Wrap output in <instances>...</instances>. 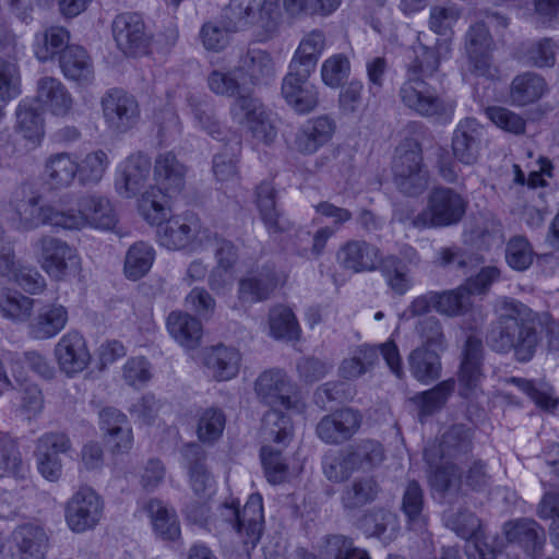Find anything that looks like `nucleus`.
<instances>
[{
    "label": "nucleus",
    "instance_id": "20e7f679",
    "mask_svg": "<svg viewBox=\"0 0 559 559\" xmlns=\"http://www.w3.org/2000/svg\"><path fill=\"white\" fill-rule=\"evenodd\" d=\"M392 170L394 183L404 194L418 195L426 190L428 173L417 141L405 140L396 147Z\"/></svg>",
    "mask_w": 559,
    "mask_h": 559
},
{
    "label": "nucleus",
    "instance_id": "cd10ccee",
    "mask_svg": "<svg viewBox=\"0 0 559 559\" xmlns=\"http://www.w3.org/2000/svg\"><path fill=\"white\" fill-rule=\"evenodd\" d=\"M69 320L68 309L61 304H49L38 309L28 323V334L37 341H46L58 335Z\"/></svg>",
    "mask_w": 559,
    "mask_h": 559
},
{
    "label": "nucleus",
    "instance_id": "e433bc0d",
    "mask_svg": "<svg viewBox=\"0 0 559 559\" xmlns=\"http://www.w3.org/2000/svg\"><path fill=\"white\" fill-rule=\"evenodd\" d=\"M36 98L56 116L68 115L73 105L72 96L66 86L52 76H44L38 80Z\"/></svg>",
    "mask_w": 559,
    "mask_h": 559
},
{
    "label": "nucleus",
    "instance_id": "bb28decb",
    "mask_svg": "<svg viewBox=\"0 0 559 559\" xmlns=\"http://www.w3.org/2000/svg\"><path fill=\"white\" fill-rule=\"evenodd\" d=\"M504 534L508 542L518 544L532 558L540 555L546 542L544 528L533 519H519L507 523Z\"/></svg>",
    "mask_w": 559,
    "mask_h": 559
},
{
    "label": "nucleus",
    "instance_id": "338daca9",
    "mask_svg": "<svg viewBox=\"0 0 559 559\" xmlns=\"http://www.w3.org/2000/svg\"><path fill=\"white\" fill-rule=\"evenodd\" d=\"M226 417L222 409L210 407L204 409L198 420L197 433L204 443H213L223 433Z\"/></svg>",
    "mask_w": 559,
    "mask_h": 559
},
{
    "label": "nucleus",
    "instance_id": "1a4fd4ad",
    "mask_svg": "<svg viewBox=\"0 0 559 559\" xmlns=\"http://www.w3.org/2000/svg\"><path fill=\"white\" fill-rule=\"evenodd\" d=\"M34 249L41 269L51 278L61 281L80 269L76 250L59 238L43 236L34 243Z\"/></svg>",
    "mask_w": 559,
    "mask_h": 559
},
{
    "label": "nucleus",
    "instance_id": "79ce46f5",
    "mask_svg": "<svg viewBox=\"0 0 559 559\" xmlns=\"http://www.w3.org/2000/svg\"><path fill=\"white\" fill-rule=\"evenodd\" d=\"M358 527L368 537L391 542L397 534L399 521L396 515L389 510L372 509L359 519Z\"/></svg>",
    "mask_w": 559,
    "mask_h": 559
},
{
    "label": "nucleus",
    "instance_id": "052dcab7",
    "mask_svg": "<svg viewBox=\"0 0 559 559\" xmlns=\"http://www.w3.org/2000/svg\"><path fill=\"white\" fill-rule=\"evenodd\" d=\"M252 83H267L274 75V62L271 55L261 49H249L242 59Z\"/></svg>",
    "mask_w": 559,
    "mask_h": 559
},
{
    "label": "nucleus",
    "instance_id": "5fc2aeb1",
    "mask_svg": "<svg viewBox=\"0 0 559 559\" xmlns=\"http://www.w3.org/2000/svg\"><path fill=\"white\" fill-rule=\"evenodd\" d=\"M239 74L240 71L237 69L228 71L213 70L207 76V86L214 94L234 98V100L243 96H252L240 83Z\"/></svg>",
    "mask_w": 559,
    "mask_h": 559
},
{
    "label": "nucleus",
    "instance_id": "a878e982",
    "mask_svg": "<svg viewBox=\"0 0 559 559\" xmlns=\"http://www.w3.org/2000/svg\"><path fill=\"white\" fill-rule=\"evenodd\" d=\"M335 129V121L329 116L310 119L297 131L295 147L301 154H313L332 139Z\"/></svg>",
    "mask_w": 559,
    "mask_h": 559
},
{
    "label": "nucleus",
    "instance_id": "de8ad7c7",
    "mask_svg": "<svg viewBox=\"0 0 559 559\" xmlns=\"http://www.w3.org/2000/svg\"><path fill=\"white\" fill-rule=\"evenodd\" d=\"M324 47V33L319 29L311 31L301 39L289 67H292V69L308 70L313 72Z\"/></svg>",
    "mask_w": 559,
    "mask_h": 559
},
{
    "label": "nucleus",
    "instance_id": "13d9d810",
    "mask_svg": "<svg viewBox=\"0 0 559 559\" xmlns=\"http://www.w3.org/2000/svg\"><path fill=\"white\" fill-rule=\"evenodd\" d=\"M437 312L447 317H459L472 308V295L461 285L455 289L437 292Z\"/></svg>",
    "mask_w": 559,
    "mask_h": 559
},
{
    "label": "nucleus",
    "instance_id": "5701e85b",
    "mask_svg": "<svg viewBox=\"0 0 559 559\" xmlns=\"http://www.w3.org/2000/svg\"><path fill=\"white\" fill-rule=\"evenodd\" d=\"M99 428L112 453H127L133 444L132 429L127 416L115 407L99 412Z\"/></svg>",
    "mask_w": 559,
    "mask_h": 559
},
{
    "label": "nucleus",
    "instance_id": "603ef678",
    "mask_svg": "<svg viewBox=\"0 0 559 559\" xmlns=\"http://www.w3.org/2000/svg\"><path fill=\"white\" fill-rule=\"evenodd\" d=\"M429 467L428 479L432 489L440 493L460 491L462 474L454 463L448 460H437V463Z\"/></svg>",
    "mask_w": 559,
    "mask_h": 559
},
{
    "label": "nucleus",
    "instance_id": "c756f323",
    "mask_svg": "<svg viewBox=\"0 0 559 559\" xmlns=\"http://www.w3.org/2000/svg\"><path fill=\"white\" fill-rule=\"evenodd\" d=\"M381 487L374 476H358L345 484L341 491V504L345 512L352 513L372 503Z\"/></svg>",
    "mask_w": 559,
    "mask_h": 559
},
{
    "label": "nucleus",
    "instance_id": "7ed1b4c3",
    "mask_svg": "<svg viewBox=\"0 0 559 559\" xmlns=\"http://www.w3.org/2000/svg\"><path fill=\"white\" fill-rule=\"evenodd\" d=\"M280 20L278 0H229L221 14V24L226 31L253 29L261 40L277 32Z\"/></svg>",
    "mask_w": 559,
    "mask_h": 559
},
{
    "label": "nucleus",
    "instance_id": "c03bdc74",
    "mask_svg": "<svg viewBox=\"0 0 559 559\" xmlns=\"http://www.w3.org/2000/svg\"><path fill=\"white\" fill-rule=\"evenodd\" d=\"M144 509L157 536L165 540H175L180 536V525L174 509L157 499H151Z\"/></svg>",
    "mask_w": 559,
    "mask_h": 559
},
{
    "label": "nucleus",
    "instance_id": "ea45409f",
    "mask_svg": "<svg viewBox=\"0 0 559 559\" xmlns=\"http://www.w3.org/2000/svg\"><path fill=\"white\" fill-rule=\"evenodd\" d=\"M407 361L411 374L421 384L428 385L441 376V359L436 349L418 346L409 353Z\"/></svg>",
    "mask_w": 559,
    "mask_h": 559
},
{
    "label": "nucleus",
    "instance_id": "8fccbe9b",
    "mask_svg": "<svg viewBox=\"0 0 559 559\" xmlns=\"http://www.w3.org/2000/svg\"><path fill=\"white\" fill-rule=\"evenodd\" d=\"M35 300L20 292L0 289V316L12 322H25L33 312Z\"/></svg>",
    "mask_w": 559,
    "mask_h": 559
},
{
    "label": "nucleus",
    "instance_id": "6ab92c4d",
    "mask_svg": "<svg viewBox=\"0 0 559 559\" xmlns=\"http://www.w3.org/2000/svg\"><path fill=\"white\" fill-rule=\"evenodd\" d=\"M473 449V436L471 430L462 424L451 426L442 435L440 442L427 448L424 457L429 466L437 460H462Z\"/></svg>",
    "mask_w": 559,
    "mask_h": 559
},
{
    "label": "nucleus",
    "instance_id": "0e129e2a",
    "mask_svg": "<svg viewBox=\"0 0 559 559\" xmlns=\"http://www.w3.org/2000/svg\"><path fill=\"white\" fill-rule=\"evenodd\" d=\"M349 451H329L322 460L325 477L333 483L347 479L356 469Z\"/></svg>",
    "mask_w": 559,
    "mask_h": 559
},
{
    "label": "nucleus",
    "instance_id": "6e6552de",
    "mask_svg": "<svg viewBox=\"0 0 559 559\" xmlns=\"http://www.w3.org/2000/svg\"><path fill=\"white\" fill-rule=\"evenodd\" d=\"M229 112L233 121L243 126L257 142L269 145L276 139V128L260 99L240 97L231 103Z\"/></svg>",
    "mask_w": 559,
    "mask_h": 559
},
{
    "label": "nucleus",
    "instance_id": "f03ea898",
    "mask_svg": "<svg viewBox=\"0 0 559 559\" xmlns=\"http://www.w3.org/2000/svg\"><path fill=\"white\" fill-rule=\"evenodd\" d=\"M544 336L535 313L524 304L511 298L500 301V312L486 333V343L499 354H510L515 361H531Z\"/></svg>",
    "mask_w": 559,
    "mask_h": 559
},
{
    "label": "nucleus",
    "instance_id": "bf43d9fd",
    "mask_svg": "<svg viewBox=\"0 0 559 559\" xmlns=\"http://www.w3.org/2000/svg\"><path fill=\"white\" fill-rule=\"evenodd\" d=\"M378 360V350L373 346L358 347L350 358L342 361L338 373L347 380L356 379L368 372Z\"/></svg>",
    "mask_w": 559,
    "mask_h": 559
},
{
    "label": "nucleus",
    "instance_id": "774afa93",
    "mask_svg": "<svg viewBox=\"0 0 559 559\" xmlns=\"http://www.w3.org/2000/svg\"><path fill=\"white\" fill-rule=\"evenodd\" d=\"M323 554L333 559H371L366 550L355 547L350 538L340 534L325 537Z\"/></svg>",
    "mask_w": 559,
    "mask_h": 559
},
{
    "label": "nucleus",
    "instance_id": "37998d69",
    "mask_svg": "<svg viewBox=\"0 0 559 559\" xmlns=\"http://www.w3.org/2000/svg\"><path fill=\"white\" fill-rule=\"evenodd\" d=\"M158 186H150L138 200L140 215L151 225H162L170 212L169 198Z\"/></svg>",
    "mask_w": 559,
    "mask_h": 559
},
{
    "label": "nucleus",
    "instance_id": "4468645a",
    "mask_svg": "<svg viewBox=\"0 0 559 559\" xmlns=\"http://www.w3.org/2000/svg\"><path fill=\"white\" fill-rule=\"evenodd\" d=\"M102 109L109 128L118 132L131 129L140 117L138 100L121 88H111L105 93Z\"/></svg>",
    "mask_w": 559,
    "mask_h": 559
},
{
    "label": "nucleus",
    "instance_id": "a211bd4d",
    "mask_svg": "<svg viewBox=\"0 0 559 559\" xmlns=\"http://www.w3.org/2000/svg\"><path fill=\"white\" fill-rule=\"evenodd\" d=\"M361 421L362 416L358 411L341 408L323 416L317 425L316 432L326 444H343L358 432Z\"/></svg>",
    "mask_w": 559,
    "mask_h": 559
},
{
    "label": "nucleus",
    "instance_id": "f704fd0d",
    "mask_svg": "<svg viewBox=\"0 0 559 559\" xmlns=\"http://www.w3.org/2000/svg\"><path fill=\"white\" fill-rule=\"evenodd\" d=\"M484 357V346L480 338L468 336L463 348L462 361L459 371V381L464 386L462 395L466 396L467 392L474 390L481 378V365Z\"/></svg>",
    "mask_w": 559,
    "mask_h": 559
},
{
    "label": "nucleus",
    "instance_id": "412c9836",
    "mask_svg": "<svg viewBox=\"0 0 559 559\" xmlns=\"http://www.w3.org/2000/svg\"><path fill=\"white\" fill-rule=\"evenodd\" d=\"M53 355L59 369L69 377L82 372L92 358L85 338L76 331L62 335L55 345Z\"/></svg>",
    "mask_w": 559,
    "mask_h": 559
},
{
    "label": "nucleus",
    "instance_id": "3c124183",
    "mask_svg": "<svg viewBox=\"0 0 559 559\" xmlns=\"http://www.w3.org/2000/svg\"><path fill=\"white\" fill-rule=\"evenodd\" d=\"M424 506L425 498L420 485L416 480L408 481L402 497V511L414 531H423L427 524Z\"/></svg>",
    "mask_w": 559,
    "mask_h": 559
},
{
    "label": "nucleus",
    "instance_id": "72a5a7b5",
    "mask_svg": "<svg viewBox=\"0 0 559 559\" xmlns=\"http://www.w3.org/2000/svg\"><path fill=\"white\" fill-rule=\"evenodd\" d=\"M277 192L270 181L261 182L255 189V204L269 234H281L289 228L282 212L276 206Z\"/></svg>",
    "mask_w": 559,
    "mask_h": 559
},
{
    "label": "nucleus",
    "instance_id": "c85d7f7f",
    "mask_svg": "<svg viewBox=\"0 0 559 559\" xmlns=\"http://www.w3.org/2000/svg\"><path fill=\"white\" fill-rule=\"evenodd\" d=\"M188 168L173 152L159 153L154 162L156 186L169 194H179L186 183Z\"/></svg>",
    "mask_w": 559,
    "mask_h": 559
},
{
    "label": "nucleus",
    "instance_id": "a18cd8bd",
    "mask_svg": "<svg viewBox=\"0 0 559 559\" xmlns=\"http://www.w3.org/2000/svg\"><path fill=\"white\" fill-rule=\"evenodd\" d=\"M547 92L543 76L534 72L516 75L510 88V98L514 105L525 106L538 100Z\"/></svg>",
    "mask_w": 559,
    "mask_h": 559
},
{
    "label": "nucleus",
    "instance_id": "4d7b16f0",
    "mask_svg": "<svg viewBox=\"0 0 559 559\" xmlns=\"http://www.w3.org/2000/svg\"><path fill=\"white\" fill-rule=\"evenodd\" d=\"M70 40L69 32L61 26H51L43 34L37 35L34 47L35 56L39 61L52 59L56 55L62 52L68 47Z\"/></svg>",
    "mask_w": 559,
    "mask_h": 559
},
{
    "label": "nucleus",
    "instance_id": "7c9ffc66",
    "mask_svg": "<svg viewBox=\"0 0 559 559\" xmlns=\"http://www.w3.org/2000/svg\"><path fill=\"white\" fill-rule=\"evenodd\" d=\"M40 197H32L17 205L16 213L25 228L39 225H50L63 228V212L59 205L46 204L39 206Z\"/></svg>",
    "mask_w": 559,
    "mask_h": 559
},
{
    "label": "nucleus",
    "instance_id": "a19ab883",
    "mask_svg": "<svg viewBox=\"0 0 559 559\" xmlns=\"http://www.w3.org/2000/svg\"><path fill=\"white\" fill-rule=\"evenodd\" d=\"M166 325L171 337L181 346L189 349L199 346L202 324L195 317L182 311H173L167 317Z\"/></svg>",
    "mask_w": 559,
    "mask_h": 559
},
{
    "label": "nucleus",
    "instance_id": "393cba45",
    "mask_svg": "<svg viewBox=\"0 0 559 559\" xmlns=\"http://www.w3.org/2000/svg\"><path fill=\"white\" fill-rule=\"evenodd\" d=\"M189 483L193 492L201 499L207 500L214 493L215 480L205 464V451L198 443L186 444L182 449Z\"/></svg>",
    "mask_w": 559,
    "mask_h": 559
},
{
    "label": "nucleus",
    "instance_id": "473e14b6",
    "mask_svg": "<svg viewBox=\"0 0 559 559\" xmlns=\"http://www.w3.org/2000/svg\"><path fill=\"white\" fill-rule=\"evenodd\" d=\"M241 355L233 346L218 344L205 349L204 365L217 381H227L239 372Z\"/></svg>",
    "mask_w": 559,
    "mask_h": 559
},
{
    "label": "nucleus",
    "instance_id": "69168bd1",
    "mask_svg": "<svg viewBox=\"0 0 559 559\" xmlns=\"http://www.w3.org/2000/svg\"><path fill=\"white\" fill-rule=\"evenodd\" d=\"M355 469H372L384 459V450L380 442L361 440L349 450Z\"/></svg>",
    "mask_w": 559,
    "mask_h": 559
},
{
    "label": "nucleus",
    "instance_id": "4be33fe9",
    "mask_svg": "<svg viewBox=\"0 0 559 559\" xmlns=\"http://www.w3.org/2000/svg\"><path fill=\"white\" fill-rule=\"evenodd\" d=\"M484 127L475 118H464L456 124L451 140L454 157L464 165H474L480 154Z\"/></svg>",
    "mask_w": 559,
    "mask_h": 559
},
{
    "label": "nucleus",
    "instance_id": "f257e3e1",
    "mask_svg": "<svg viewBox=\"0 0 559 559\" xmlns=\"http://www.w3.org/2000/svg\"><path fill=\"white\" fill-rule=\"evenodd\" d=\"M450 53L451 43L448 38L437 39L432 47L419 44L414 49V57L406 64L404 81L397 93L406 109L423 118H452L455 103L427 82L438 72L441 60L449 58Z\"/></svg>",
    "mask_w": 559,
    "mask_h": 559
},
{
    "label": "nucleus",
    "instance_id": "e2e57ef3",
    "mask_svg": "<svg viewBox=\"0 0 559 559\" xmlns=\"http://www.w3.org/2000/svg\"><path fill=\"white\" fill-rule=\"evenodd\" d=\"M204 239L201 248L212 250L216 260V266L233 269L237 261V249L234 243L221 237L217 233L205 230L202 235Z\"/></svg>",
    "mask_w": 559,
    "mask_h": 559
},
{
    "label": "nucleus",
    "instance_id": "6e6d98bb",
    "mask_svg": "<svg viewBox=\"0 0 559 559\" xmlns=\"http://www.w3.org/2000/svg\"><path fill=\"white\" fill-rule=\"evenodd\" d=\"M154 259L155 251L151 245L143 241L135 242L126 254V276L132 281L140 280L150 271Z\"/></svg>",
    "mask_w": 559,
    "mask_h": 559
},
{
    "label": "nucleus",
    "instance_id": "423d86ee",
    "mask_svg": "<svg viewBox=\"0 0 559 559\" xmlns=\"http://www.w3.org/2000/svg\"><path fill=\"white\" fill-rule=\"evenodd\" d=\"M467 202L451 188H435L427 209L418 213L413 225L417 228L445 227L457 224L465 214Z\"/></svg>",
    "mask_w": 559,
    "mask_h": 559
},
{
    "label": "nucleus",
    "instance_id": "ddd939ff",
    "mask_svg": "<svg viewBox=\"0 0 559 559\" xmlns=\"http://www.w3.org/2000/svg\"><path fill=\"white\" fill-rule=\"evenodd\" d=\"M111 28L114 39L124 55L135 57L147 51L152 37L139 13L118 14L112 21Z\"/></svg>",
    "mask_w": 559,
    "mask_h": 559
},
{
    "label": "nucleus",
    "instance_id": "2eb2a0df",
    "mask_svg": "<svg viewBox=\"0 0 559 559\" xmlns=\"http://www.w3.org/2000/svg\"><path fill=\"white\" fill-rule=\"evenodd\" d=\"M312 72L292 69L282 82V96L287 105L297 114L305 115L313 111L319 105V92L310 81Z\"/></svg>",
    "mask_w": 559,
    "mask_h": 559
},
{
    "label": "nucleus",
    "instance_id": "39448f33",
    "mask_svg": "<svg viewBox=\"0 0 559 559\" xmlns=\"http://www.w3.org/2000/svg\"><path fill=\"white\" fill-rule=\"evenodd\" d=\"M78 210H64L63 229L93 227L109 230L118 222L111 201L99 193H85L78 199Z\"/></svg>",
    "mask_w": 559,
    "mask_h": 559
},
{
    "label": "nucleus",
    "instance_id": "aec40b11",
    "mask_svg": "<svg viewBox=\"0 0 559 559\" xmlns=\"http://www.w3.org/2000/svg\"><path fill=\"white\" fill-rule=\"evenodd\" d=\"M148 155L136 152L129 155L118 167L115 188L119 195L130 199L138 194L151 175Z\"/></svg>",
    "mask_w": 559,
    "mask_h": 559
},
{
    "label": "nucleus",
    "instance_id": "864d4df0",
    "mask_svg": "<svg viewBox=\"0 0 559 559\" xmlns=\"http://www.w3.org/2000/svg\"><path fill=\"white\" fill-rule=\"evenodd\" d=\"M262 436L265 441L286 445L293 438V424L289 416L281 408H271L262 419Z\"/></svg>",
    "mask_w": 559,
    "mask_h": 559
},
{
    "label": "nucleus",
    "instance_id": "dca6fc26",
    "mask_svg": "<svg viewBox=\"0 0 559 559\" xmlns=\"http://www.w3.org/2000/svg\"><path fill=\"white\" fill-rule=\"evenodd\" d=\"M492 47V37L483 22L469 26L465 35V51L469 69L476 75L489 79L496 76L497 69L491 62Z\"/></svg>",
    "mask_w": 559,
    "mask_h": 559
},
{
    "label": "nucleus",
    "instance_id": "680f3d73",
    "mask_svg": "<svg viewBox=\"0 0 559 559\" xmlns=\"http://www.w3.org/2000/svg\"><path fill=\"white\" fill-rule=\"evenodd\" d=\"M269 325L275 338L294 340L298 337L300 331L294 312L282 305L270 310Z\"/></svg>",
    "mask_w": 559,
    "mask_h": 559
},
{
    "label": "nucleus",
    "instance_id": "9d476101",
    "mask_svg": "<svg viewBox=\"0 0 559 559\" xmlns=\"http://www.w3.org/2000/svg\"><path fill=\"white\" fill-rule=\"evenodd\" d=\"M103 513L102 497L87 486L75 491L64 507L66 523L76 534L95 528L100 522Z\"/></svg>",
    "mask_w": 559,
    "mask_h": 559
},
{
    "label": "nucleus",
    "instance_id": "f8f14e48",
    "mask_svg": "<svg viewBox=\"0 0 559 559\" xmlns=\"http://www.w3.org/2000/svg\"><path fill=\"white\" fill-rule=\"evenodd\" d=\"M11 546L3 559H46L50 536L43 525L23 523L10 535Z\"/></svg>",
    "mask_w": 559,
    "mask_h": 559
},
{
    "label": "nucleus",
    "instance_id": "0eeeda50",
    "mask_svg": "<svg viewBox=\"0 0 559 559\" xmlns=\"http://www.w3.org/2000/svg\"><path fill=\"white\" fill-rule=\"evenodd\" d=\"M254 392L258 400L271 408L298 412L302 408L295 383L281 369L273 368L260 373L254 381Z\"/></svg>",
    "mask_w": 559,
    "mask_h": 559
},
{
    "label": "nucleus",
    "instance_id": "4c0bfd02",
    "mask_svg": "<svg viewBox=\"0 0 559 559\" xmlns=\"http://www.w3.org/2000/svg\"><path fill=\"white\" fill-rule=\"evenodd\" d=\"M78 171L79 162L70 153H55L45 160L44 173L46 180L53 189L70 187L78 176Z\"/></svg>",
    "mask_w": 559,
    "mask_h": 559
},
{
    "label": "nucleus",
    "instance_id": "f3484780",
    "mask_svg": "<svg viewBox=\"0 0 559 559\" xmlns=\"http://www.w3.org/2000/svg\"><path fill=\"white\" fill-rule=\"evenodd\" d=\"M207 228H202L199 216L187 212L167 219L166 224L158 230V238L162 246L170 250H180L198 241L203 245L202 235Z\"/></svg>",
    "mask_w": 559,
    "mask_h": 559
},
{
    "label": "nucleus",
    "instance_id": "9b49d317",
    "mask_svg": "<svg viewBox=\"0 0 559 559\" xmlns=\"http://www.w3.org/2000/svg\"><path fill=\"white\" fill-rule=\"evenodd\" d=\"M219 516L239 536L245 544L254 546L262 533L263 507L260 496H251L249 501L240 510L234 501L224 503L219 509Z\"/></svg>",
    "mask_w": 559,
    "mask_h": 559
},
{
    "label": "nucleus",
    "instance_id": "09e8293b",
    "mask_svg": "<svg viewBox=\"0 0 559 559\" xmlns=\"http://www.w3.org/2000/svg\"><path fill=\"white\" fill-rule=\"evenodd\" d=\"M16 130L27 140L39 142L44 136V117L32 100L23 99L16 110Z\"/></svg>",
    "mask_w": 559,
    "mask_h": 559
},
{
    "label": "nucleus",
    "instance_id": "c9c22d12",
    "mask_svg": "<svg viewBox=\"0 0 559 559\" xmlns=\"http://www.w3.org/2000/svg\"><path fill=\"white\" fill-rule=\"evenodd\" d=\"M59 63L63 75L80 85H88L94 78V69L87 51L78 45L66 47Z\"/></svg>",
    "mask_w": 559,
    "mask_h": 559
},
{
    "label": "nucleus",
    "instance_id": "2f4dec72",
    "mask_svg": "<svg viewBox=\"0 0 559 559\" xmlns=\"http://www.w3.org/2000/svg\"><path fill=\"white\" fill-rule=\"evenodd\" d=\"M277 286L273 270L262 269L240 278L238 283V299L242 305H252L269 299Z\"/></svg>",
    "mask_w": 559,
    "mask_h": 559
},
{
    "label": "nucleus",
    "instance_id": "b1692460",
    "mask_svg": "<svg viewBox=\"0 0 559 559\" xmlns=\"http://www.w3.org/2000/svg\"><path fill=\"white\" fill-rule=\"evenodd\" d=\"M381 257V250L365 240L347 241L336 255L341 267L353 273L376 271Z\"/></svg>",
    "mask_w": 559,
    "mask_h": 559
},
{
    "label": "nucleus",
    "instance_id": "58836bf2",
    "mask_svg": "<svg viewBox=\"0 0 559 559\" xmlns=\"http://www.w3.org/2000/svg\"><path fill=\"white\" fill-rule=\"evenodd\" d=\"M389 289L396 296H404L414 286L411 267L395 254L381 257L378 269Z\"/></svg>",
    "mask_w": 559,
    "mask_h": 559
},
{
    "label": "nucleus",
    "instance_id": "49530a36",
    "mask_svg": "<svg viewBox=\"0 0 559 559\" xmlns=\"http://www.w3.org/2000/svg\"><path fill=\"white\" fill-rule=\"evenodd\" d=\"M454 389V379H448L427 391L417 393L412 401L418 408L420 419L441 411L453 394Z\"/></svg>",
    "mask_w": 559,
    "mask_h": 559
}]
</instances>
